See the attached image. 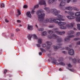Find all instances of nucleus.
<instances>
[{"label": "nucleus", "instance_id": "40", "mask_svg": "<svg viewBox=\"0 0 80 80\" xmlns=\"http://www.w3.org/2000/svg\"><path fill=\"white\" fill-rule=\"evenodd\" d=\"M27 7H28V6H27V5H25L23 6L24 8H27Z\"/></svg>", "mask_w": 80, "mask_h": 80}, {"label": "nucleus", "instance_id": "55", "mask_svg": "<svg viewBox=\"0 0 80 80\" xmlns=\"http://www.w3.org/2000/svg\"><path fill=\"white\" fill-rule=\"evenodd\" d=\"M69 47H72V45H69Z\"/></svg>", "mask_w": 80, "mask_h": 80}, {"label": "nucleus", "instance_id": "50", "mask_svg": "<svg viewBox=\"0 0 80 80\" xmlns=\"http://www.w3.org/2000/svg\"><path fill=\"white\" fill-rule=\"evenodd\" d=\"M16 32H18V31H20V29H17L16 30Z\"/></svg>", "mask_w": 80, "mask_h": 80}, {"label": "nucleus", "instance_id": "57", "mask_svg": "<svg viewBox=\"0 0 80 80\" xmlns=\"http://www.w3.org/2000/svg\"><path fill=\"white\" fill-rule=\"evenodd\" d=\"M73 30H77V29L76 28H74Z\"/></svg>", "mask_w": 80, "mask_h": 80}, {"label": "nucleus", "instance_id": "43", "mask_svg": "<svg viewBox=\"0 0 80 80\" xmlns=\"http://www.w3.org/2000/svg\"><path fill=\"white\" fill-rule=\"evenodd\" d=\"M77 0H71V2H77Z\"/></svg>", "mask_w": 80, "mask_h": 80}, {"label": "nucleus", "instance_id": "5", "mask_svg": "<svg viewBox=\"0 0 80 80\" xmlns=\"http://www.w3.org/2000/svg\"><path fill=\"white\" fill-rule=\"evenodd\" d=\"M65 12L68 13V14L71 15L68 16L66 17L68 19H69V20H72V19L75 18V17L73 16V15H74V14H75V12L72 11L67 12V11H65Z\"/></svg>", "mask_w": 80, "mask_h": 80}, {"label": "nucleus", "instance_id": "49", "mask_svg": "<svg viewBox=\"0 0 80 80\" xmlns=\"http://www.w3.org/2000/svg\"><path fill=\"white\" fill-rule=\"evenodd\" d=\"M5 21L6 22H9V21H8L7 19H5Z\"/></svg>", "mask_w": 80, "mask_h": 80}, {"label": "nucleus", "instance_id": "61", "mask_svg": "<svg viewBox=\"0 0 80 80\" xmlns=\"http://www.w3.org/2000/svg\"><path fill=\"white\" fill-rule=\"evenodd\" d=\"M19 27H22V25L20 24Z\"/></svg>", "mask_w": 80, "mask_h": 80}, {"label": "nucleus", "instance_id": "1", "mask_svg": "<svg viewBox=\"0 0 80 80\" xmlns=\"http://www.w3.org/2000/svg\"><path fill=\"white\" fill-rule=\"evenodd\" d=\"M63 16L62 15H59L55 19L53 18H50L49 19L46 18L44 21L45 23H48L50 22V23H57L59 26H60V24H63V23H61L60 22H58L57 20H59V21H65L64 19H62Z\"/></svg>", "mask_w": 80, "mask_h": 80}, {"label": "nucleus", "instance_id": "11", "mask_svg": "<svg viewBox=\"0 0 80 80\" xmlns=\"http://www.w3.org/2000/svg\"><path fill=\"white\" fill-rule=\"evenodd\" d=\"M52 13H53V14H54L55 15L57 16H58V13L60 12V11H58L57 10L55 9H52Z\"/></svg>", "mask_w": 80, "mask_h": 80}, {"label": "nucleus", "instance_id": "53", "mask_svg": "<svg viewBox=\"0 0 80 80\" xmlns=\"http://www.w3.org/2000/svg\"><path fill=\"white\" fill-rule=\"evenodd\" d=\"M39 55H42V52H40L39 53Z\"/></svg>", "mask_w": 80, "mask_h": 80}, {"label": "nucleus", "instance_id": "15", "mask_svg": "<svg viewBox=\"0 0 80 80\" xmlns=\"http://www.w3.org/2000/svg\"><path fill=\"white\" fill-rule=\"evenodd\" d=\"M28 29L29 30H33V27L32 26L28 25Z\"/></svg>", "mask_w": 80, "mask_h": 80}, {"label": "nucleus", "instance_id": "18", "mask_svg": "<svg viewBox=\"0 0 80 80\" xmlns=\"http://www.w3.org/2000/svg\"><path fill=\"white\" fill-rule=\"evenodd\" d=\"M54 2H55V0H49L48 3L49 4V5H51V4L53 3Z\"/></svg>", "mask_w": 80, "mask_h": 80}, {"label": "nucleus", "instance_id": "51", "mask_svg": "<svg viewBox=\"0 0 80 80\" xmlns=\"http://www.w3.org/2000/svg\"><path fill=\"white\" fill-rule=\"evenodd\" d=\"M48 57H50H50L51 56V54H48Z\"/></svg>", "mask_w": 80, "mask_h": 80}, {"label": "nucleus", "instance_id": "59", "mask_svg": "<svg viewBox=\"0 0 80 80\" xmlns=\"http://www.w3.org/2000/svg\"><path fill=\"white\" fill-rule=\"evenodd\" d=\"M11 35L12 37H13V34H11Z\"/></svg>", "mask_w": 80, "mask_h": 80}, {"label": "nucleus", "instance_id": "32", "mask_svg": "<svg viewBox=\"0 0 80 80\" xmlns=\"http://www.w3.org/2000/svg\"><path fill=\"white\" fill-rule=\"evenodd\" d=\"M35 11H34V10L32 9L31 11V13L32 14H33L35 13Z\"/></svg>", "mask_w": 80, "mask_h": 80}, {"label": "nucleus", "instance_id": "23", "mask_svg": "<svg viewBox=\"0 0 80 80\" xmlns=\"http://www.w3.org/2000/svg\"><path fill=\"white\" fill-rule=\"evenodd\" d=\"M76 20L77 21V22H80V16L77 17L76 19Z\"/></svg>", "mask_w": 80, "mask_h": 80}, {"label": "nucleus", "instance_id": "31", "mask_svg": "<svg viewBox=\"0 0 80 80\" xmlns=\"http://www.w3.org/2000/svg\"><path fill=\"white\" fill-rule=\"evenodd\" d=\"M80 40V38H75L74 39V41H77V40Z\"/></svg>", "mask_w": 80, "mask_h": 80}, {"label": "nucleus", "instance_id": "38", "mask_svg": "<svg viewBox=\"0 0 80 80\" xmlns=\"http://www.w3.org/2000/svg\"><path fill=\"white\" fill-rule=\"evenodd\" d=\"M76 45H80V41H78V42H76Z\"/></svg>", "mask_w": 80, "mask_h": 80}, {"label": "nucleus", "instance_id": "45", "mask_svg": "<svg viewBox=\"0 0 80 80\" xmlns=\"http://www.w3.org/2000/svg\"><path fill=\"white\" fill-rule=\"evenodd\" d=\"M42 47H46V45L45 44H43L42 45Z\"/></svg>", "mask_w": 80, "mask_h": 80}, {"label": "nucleus", "instance_id": "47", "mask_svg": "<svg viewBox=\"0 0 80 80\" xmlns=\"http://www.w3.org/2000/svg\"><path fill=\"white\" fill-rule=\"evenodd\" d=\"M62 53H64V54H67V52L65 51H62Z\"/></svg>", "mask_w": 80, "mask_h": 80}, {"label": "nucleus", "instance_id": "27", "mask_svg": "<svg viewBox=\"0 0 80 80\" xmlns=\"http://www.w3.org/2000/svg\"><path fill=\"white\" fill-rule=\"evenodd\" d=\"M53 47H54V49H55V50H57V49L60 48V47L58 46H53Z\"/></svg>", "mask_w": 80, "mask_h": 80}, {"label": "nucleus", "instance_id": "6", "mask_svg": "<svg viewBox=\"0 0 80 80\" xmlns=\"http://www.w3.org/2000/svg\"><path fill=\"white\" fill-rule=\"evenodd\" d=\"M58 30V28H56L54 29L53 30V31L57 33V34H58V35H64L65 33V32L63 31L62 32H60L58 31H56V30Z\"/></svg>", "mask_w": 80, "mask_h": 80}, {"label": "nucleus", "instance_id": "52", "mask_svg": "<svg viewBox=\"0 0 80 80\" xmlns=\"http://www.w3.org/2000/svg\"><path fill=\"white\" fill-rule=\"evenodd\" d=\"M17 22H18V23H20V22H21V21H20V20H17Z\"/></svg>", "mask_w": 80, "mask_h": 80}, {"label": "nucleus", "instance_id": "36", "mask_svg": "<svg viewBox=\"0 0 80 80\" xmlns=\"http://www.w3.org/2000/svg\"><path fill=\"white\" fill-rule=\"evenodd\" d=\"M68 67H69V68H71V67H72V65L70 64H68Z\"/></svg>", "mask_w": 80, "mask_h": 80}, {"label": "nucleus", "instance_id": "8", "mask_svg": "<svg viewBox=\"0 0 80 80\" xmlns=\"http://www.w3.org/2000/svg\"><path fill=\"white\" fill-rule=\"evenodd\" d=\"M32 37H33V38H34V39H36V40L38 39V38H37L36 34H29L28 35V38L29 40H31Z\"/></svg>", "mask_w": 80, "mask_h": 80}, {"label": "nucleus", "instance_id": "25", "mask_svg": "<svg viewBox=\"0 0 80 80\" xmlns=\"http://www.w3.org/2000/svg\"><path fill=\"white\" fill-rule=\"evenodd\" d=\"M40 50L42 53H45V52H46L45 50L43 48H40Z\"/></svg>", "mask_w": 80, "mask_h": 80}, {"label": "nucleus", "instance_id": "39", "mask_svg": "<svg viewBox=\"0 0 80 80\" xmlns=\"http://www.w3.org/2000/svg\"><path fill=\"white\" fill-rule=\"evenodd\" d=\"M39 31H43V29L42 28H40L39 29H38Z\"/></svg>", "mask_w": 80, "mask_h": 80}, {"label": "nucleus", "instance_id": "24", "mask_svg": "<svg viewBox=\"0 0 80 80\" xmlns=\"http://www.w3.org/2000/svg\"><path fill=\"white\" fill-rule=\"evenodd\" d=\"M18 14L16 15V17H18L19 15H21V12H20V10H18Z\"/></svg>", "mask_w": 80, "mask_h": 80}, {"label": "nucleus", "instance_id": "58", "mask_svg": "<svg viewBox=\"0 0 80 80\" xmlns=\"http://www.w3.org/2000/svg\"><path fill=\"white\" fill-rule=\"evenodd\" d=\"M12 12H11L10 14H11V15H12Z\"/></svg>", "mask_w": 80, "mask_h": 80}, {"label": "nucleus", "instance_id": "22", "mask_svg": "<svg viewBox=\"0 0 80 80\" xmlns=\"http://www.w3.org/2000/svg\"><path fill=\"white\" fill-rule=\"evenodd\" d=\"M74 33H75V32H74L73 31H71L68 32V35H72V34H74Z\"/></svg>", "mask_w": 80, "mask_h": 80}, {"label": "nucleus", "instance_id": "35", "mask_svg": "<svg viewBox=\"0 0 80 80\" xmlns=\"http://www.w3.org/2000/svg\"><path fill=\"white\" fill-rule=\"evenodd\" d=\"M53 27L54 26L53 25H51L49 26V28H53Z\"/></svg>", "mask_w": 80, "mask_h": 80}, {"label": "nucleus", "instance_id": "60", "mask_svg": "<svg viewBox=\"0 0 80 80\" xmlns=\"http://www.w3.org/2000/svg\"><path fill=\"white\" fill-rule=\"evenodd\" d=\"M48 61H49V62H50V59H48Z\"/></svg>", "mask_w": 80, "mask_h": 80}, {"label": "nucleus", "instance_id": "34", "mask_svg": "<svg viewBox=\"0 0 80 80\" xmlns=\"http://www.w3.org/2000/svg\"><path fill=\"white\" fill-rule=\"evenodd\" d=\"M71 0H67L66 1V3H70V2L71 1Z\"/></svg>", "mask_w": 80, "mask_h": 80}, {"label": "nucleus", "instance_id": "41", "mask_svg": "<svg viewBox=\"0 0 80 80\" xmlns=\"http://www.w3.org/2000/svg\"><path fill=\"white\" fill-rule=\"evenodd\" d=\"M63 58H60L58 61V62H60L61 61H63Z\"/></svg>", "mask_w": 80, "mask_h": 80}, {"label": "nucleus", "instance_id": "21", "mask_svg": "<svg viewBox=\"0 0 80 80\" xmlns=\"http://www.w3.org/2000/svg\"><path fill=\"white\" fill-rule=\"evenodd\" d=\"M38 43H39V44H42V39H38Z\"/></svg>", "mask_w": 80, "mask_h": 80}, {"label": "nucleus", "instance_id": "13", "mask_svg": "<svg viewBox=\"0 0 80 80\" xmlns=\"http://www.w3.org/2000/svg\"><path fill=\"white\" fill-rule=\"evenodd\" d=\"M46 43L47 44V48H49L50 46L52 45V43L51 42L48 41Z\"/></svg>", "mask_w": 80, "mask_h": 80}, {"label": "nucleus", "instance_id": "37", "mask_svg": "<svg viewBox=\"0 0 80 80\" xmlns=\"http://www.w3.org/2000/svg\"><path fill=\"white\" fill-rule=\"evenodd\" d=\"M38 8V5H36L34 7V8Z\"/></svg>", "mask_w": 80, "mask_h": 80}, {"label": "nucleus", "instance_id": "10", "mask_svg": "<svg viewBox=\"0 0 80 80\" xmlns=\"http://www.w3.org/2000/svg\"><path fill=\"white\" fill-rule=\"evenodd\" d=\"M75 37V35H71L68 36L65 39V42H69L70 40V38H74Z\"/></svg>", "mask_w": 80, "mask_h": 80}, {"label": "nucleus", "instance_id": "12", "mask_svg": "<svg viewBox=\"0 0 80 80\" xmlns=\"http://www.w3.org/2000/svg\"><path fill=\"white\" fill-rule=\"evenodd\" d=\"M39 4L41 5H45L46 4V2H45V1L43 0H42L39 2Z\"/></svg>", "mask_w": 80, "mask_h": 80}, {"label": "nucleus", "instance_id": "28", "mask_svg": "<svg viewBox=\"0 0 80 80\" xmlns=\"http://www.w3.org/2000/svg\"><path fill=\"white\" fill-rule=\"evenodd\" d=\"M42 35L43 36H45V35H47V33L46 31H44L42 33Z\"/></svg>", "mask_w": 80, "mask_h": 80}, {"label": "nucleus", "instance_id": "17", "mask_svg": "<svg viewBox=\"0 0 80 80\" xmlns=\"http://www.w3.org/2000/svg\"><path fill=\"white\" fill-rule=\"evenodd\" d=\"M75 15L76 17H78L80 15V12H78L75 13Z\"/></svg>", "mask_w": 80, "mask_h": 80}, {"label": "nucleus", "instance_id": "3", "mask_svg": "<svg viewBox=\"0 0 80 80\" xmlns=\"http://www.w3.org/2000/svg\"><path fill=\"white\" fill-rule=\"evenodd\" d=\"M38 20L39 22H43L45 14L43 13V11H38L37 12Z\"/></svg>", "mask_w": 80, "mask_h": 80}, {"label": "nucleus", "instance_id": "46", "mask_svg": "<svg viewBox=\"0 0 80 80\" xmlns=\"http://www.w3.org/2000/svg\"><path fill=\"white\" fill-rule=\"evenodd\" d=\"M37 46L38 47H41V45H40V44H37Z\"/></svg>", "mask_w": 80, "mask_h": 80}, {"label": "nucleus", "instance_id": "33", "mask_svg": "<svg viewBox=\"0 0 80 80\" xmlns=\"http://www.w3.org/2000/svg\"><path fill=\"white\" fill-rule=\"evenodd\" d=\"M74 10H76L77 11H79L80 10L77 8H74Z\"/></svg>", "mask_w": 80, "mask_h": 80}, {"label": "nucleus", "instance_id": "30", "mask_svg": "<svg viewBox=\"0 0 80 80\" xmlns=\"http://www.w3.org/2000/svg\"><path fill=\"white\" fill-rule=\"evenodd\" d=\"M5 7V4L3 3H2L1 4V8H4Z\"/></svg>", "mask_w": 80, "mask_h": 80}, {"label": "nucleus", "instance_id": "9", "mask_svg": "<svg viewBox=\"0 0 80 80\" xmlns=\"http://www.w3.org/2000/svg\"><path fill=\"white\" fill-rule=\"evenodd\" d=\"M56 61H57V60L56 59H55L54 58H53L52 62L53 63H56V64H57L58 65H65V63H64L63 62H59V63H58L56 62Z\"/></svg>", "mask_w": 80, "mask_h": 80}, {"label": "nucleus", "instance_id": "19", "mask_svg": "<svg viewBox=\"0 0 80 80\" xmlns=\"http://www.w3.org/2000/svg\"><path fill=\"white\" fill-rule=\"evenodd\" d=\"M64 5H65V3L63 2H62L60 3V6L61 7H63L64 6Z\"/></svg>", "mask_w": 80, "mask_h": 80}, {"label": "nucleus", "instance_id": "4", "mask_svg": "<svg viewBox=\"0 0 80 80\" xmlns=\"http://www.w3.org/2000/svg\"><path fill=\"white\" fill-rule=\"evenodd\" d=\"M50 38H52V39H57V42L58 43V46H61L62 44H60V42L62 41V38H60L58 36L54 34H53L51 37H49Z\"/></svg>", "mask_w": 80, "mask_h": 80}, {"label": "nucleus", "instance_id": "62", "mask_svg": "<svg viewBox=\"0 0 80 80\" xmlns=\"http://www.w3.org/2000/svg\"><path fill=\"white\" fill-rule=\"evenodd\" d=\"M52 58H51V60H52Z\"/></svg>", "mask_w": 80, "mask_h": 80}, {"label": "nucleus", "instance_id": "20", "mask_svg": "<svg viewBox=\"0 0 80 80\" xmlns=\"http://www.w3.org/2000/svg\"><path fill=\"white\" fill-rule=\"evenodd\" d=\"M44 9L47 12H48V13H50V8H45Z\"/></svg>", "mask_w": 80, "mask_h": 80}, {"label": "nucleus", "instance_id": "14", "mask_svg": "<svg viewBox=\"0 0 80 80\" xmlns=\"http://www.w3.org/2000/svg\"><path fill=\"white\" fill-rule=\"evenodd\" d=\"M26 16L28 17H29V18H32V15L30 14V12H28L26 13Z\"/></svg>", "mask_w": 80, "mask_h": 80}, {"label": "nucleus", "instance_id": "56", "mask_svg": "<svg viewBox=\"0 0 80 80\" xmlns=\"http://www.w3.org/2000/svg\"><path fill=\"white\" fill-rule=\"evenodd\" d=\"M35 27H37V28H38V26H37V25H36Z\"/></svg>", "mask_w": 80, "mask_h": 80}, {"label": "nucleus", "instance_id": "54", "mask_svg": "<svg viewBox=\"0 0 80 80\" xmlns=\"http://www.w3.org/2000/svg\"><path fill=\"white\" fill-rule=\"evenodd\" d=\"M59 71H62V69H61V68H60L59 70Z\"/></svg>", "mask_w": 80, "mask_h": 80}, {"label": "nucleus", "instance_id": "42", "mask_svg": "<svg viewBox=\"0 0 80 80\" xmlns=\"http://www.w3.org/2000/svg\"><path fill=\"white\" fill-rule=\"evenodd\" d=\"M71 72H74V69H68Z\"/></svg>", "mask_w": 80, "mask_h": 80}, {"label": "nucleus", "instance_id": "16", "mask_svg": "<svg viewBox=\"0 0 80 80\" xmlns=\"http://www.w3.org/2000/svg\"><path fill=\"white\" fill-rule=\"evenodd\" d=\"M67 10H72L73 8H72V7H67L65 8Z\"/></svg>", "mask_w": 80, "mask_h": 80}, {"label": "nucleus", "instance_id": "26", "mask_svg": "<svg viewBox=\"0 0 80 80\" xmlns=\"http://www.w3.org/2000/svg\"><path fill=\"white\" fill-rule=\"evenodd\" d=\"M48 32L49 34L51 35V34H52L53 33V31H52V30H49L48 31Z\"/></svg>", "mask_w": 80, "mask_h": 80}, {"label": "nucleus", "instance_id": "44", "mask_svg": "<svg viewBox=\"0 0 80 80\" xmlns=\"http://www.w3.org/2000/svg\"><path fill=\"white\" fill-rule=\"evenodd\" d=\"M76 35L77 36H79V35H80V32H78L76 34Z\"/></svg>", "mask_w": 80, "mask_h": 80}, {"label": "nucleus", "instance_id": "7", "mask_svg": "<svg viewBox=\"0 0 80 80\" xmlns=\"http://www.w3.org/2000/svg\"><path fill=\"white\" fill-rule=\"evenodd\" d=\"M66 50H68V53L69 55H73L75 54V51L73 49H70L68 47H66Z\"/></svg>", "mask_w": 80, "mask_h": 80}, {"label": "nucleus", "instance_id": "48", "mask_svg": "<svg viewBox=\"0 0 80 80\" xmlns=\"http://www.w3.org/2000/svg\"><path fill=\"white\" fill-rule=\"evenodd\" d=\"M7 69H5L4 70V73H6V72H7Z\"/></svg>", "mask_w": 80, "mask_h": 80}, {"label": "nucleus", "instance_id": "29", "mask_svg": "<svg viewBox=\"0 0 80 80\" xmlns=\"http://www.w3.org/2000/svg\"><path fill=\"white\" fill-rule=\"evenodd\" d=\"M77 28L78 30H80V24H77Z\"/></svg>", "mask_w": 80, "mask_h": 80}, {"label": "nucleus", "instance_id": "2", "mask_svg": "<svg viewBox=\"0 0 80 80\" xmlns=\"http://www.w3.org/2000/svg\"><path fill=\"white\" fill-rule=\"evenodd\" d=\"M60 23H62V24H60L59 25L60 29L62 30H65L67 29V27H73L75 25V23L74 22L71 23L70 25L65 22L60 21Z\"/></svg>", "mask_w": 80, "mask_h": 80}]
</instances>
